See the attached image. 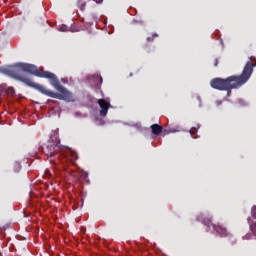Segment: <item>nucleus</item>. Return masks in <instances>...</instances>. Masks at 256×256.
I'll list each match as a JSON object with an SVG mask.
<instances>
[{
  "mask_svg": "<svg viewBox=\"0 0 256 256\" xmlns=\"http://www.w3.org/2000/svg\"><path fill=\"white\" fill-rule=\"evenodd\" d=\"M2 73L17 79L28 87L37 89L43 95L59 99V101L75 102V95L66 90L55 74L38 69L37 66L27 63H16L8 68H3Z\"/></svg>",
  "mask_w": 256,
  "mask_h": 256,
  "instance_id": "nucleus-1",
  "label": "nucleus"
},
{
  "mask_svg": "<svg viewBox=\"0 0 256 256\" xmlns=\"http://www.w3.org/2000/svg\"><path fill=\"white\" fill-rule=\"evenodd\" d=\"M255 68V64L253 60H249L243 68L242 73L239 76H229L226 79L223 78H214L211 80L210 85L212 89H217L218 91H228L231 93L232 89H239V87H243L249 79H251V75H253V69Z\"/></svg>",
  "mask_w": 256,
  "mask_h": 256,
  "instance_id": "nucleus-2",
  "label": "nucleus"
},
{
  "mask_svg": "<svg viewBox=\"0 0 256 256\" xmlns=\"http://www.w3.org/2000/svg\"><path fill=\"white\" fill-rule=\"evenodd\" d=\"M59 139L51 138L46 143L45 147L43 148L44 153L49 157L50 161H59L61 159V146H59Z\"/></svg>",
  "mask_w": 256,
  "mask_h": 256,
  "instance_id": "nucleus-3",
  "label": "nucleus"
},
{
  "mask_svg": "<svg viewBox=\"0 0 256 256\" xmlns=\"http://www.w3.org/2000/svg\"><path fill=\"white\" fill-rule=\"evenodd\" d=\"M198 221H202L203 225H206V227H213L214 231L220 235V237H228L229 231H227V228H224L223 226L215 225L211 222V218H205L203 216H198Z\"/></svg>",
  "mask_w": 256,
  "mask_h": 256,
  "instance_id": "nucleus-4",
  "label": "nucleus"
},
{
  "mask_svg": "<svg viewBox=\"0 0 256 256\" xmlns=\"http://www.w3.org/2000/svg\"><path fill=\"white\" fill-rule=\"evenodd\" d=\"M98 105L100 107V116L107 117V113H109V107H111V103L107 102L105 99H99Z\"/></svg>",
  "mask_w": 256,
  "mask_h": 256,
  "instance_id": "nucleus-5",
  "label": "nucleus"
},
{
  "mask_svg": "<svg viewBox=\"0 0 256 256\" xmlns=\"http://www.w3.org/2000/svg\"><path fill=\"white\" fill-rule=\"evenodd\" d=\"M151 130L153 135H161V133H164V135L169 134V131H167V129H164L163 126L159 124H152Z\"/></svg>",
  "mask_w": 256,
  "mask_h": 256,
  "instance_id": "nucleus-6",
  "label": "nucleus"
},
{
  "mask_svg": "<svg viewBox=\"0 0 256 256\" xmlns=\"http://www.w3.org/2000/svg\"><path fill=\"white\" fill-rule=\"evenodd\" d=\"M92 79H93L96 87L101 89V85H103V77H101V75L95 74L92 76Z\"/></svg>",
  "mask_w": 256,
  "mask_h": 256,
  "instance_id": "nucleus-7",
  "label": "nucleus"
},
{
  "mask_svg": "<svg viewBox=\"0 0 256 256\" xmlns=\"http://www.w3.org/2000/svg\"><path fill=\"white\" fill-rule=\"evenodd\" d=\"M247 221L250 225V231H252L253 235H255V237H256V222H252L251 217H248Z\"/></svg>",
  "mask_w": 256,
  "mask_h": 256,
  "instance_id": "nucleus-8",
  "label": "nucleus"
},
{
  "mask_svg": "<svg viewBox=\"0 0 256 256\" xmlns=\"http://www.w3.org/2000/svg\"><path fill=\"white\" fill-rule=\"evenodd\" d=\"M67 161H70V163H75L77 161V154L76 153H70L66 156Z\"/></svg>",
  "mask_w": 256,
  "mask_h": 256,
  "instance_id": "nucleus-9",
  "label": "nucleus"
},
{
  "mask_svg": "<svg viewBox=\"0 0 256 256\" xmlns=\"http://www.w3.org/2000/svg\"><path fill=\"white\" fill-rule=\"evenodd\" d=\"M77 5H78L80 11H85V5H86V4H85V1H83V0H78Z\"/></svg>",
  "mask_w": 256,
  "mask_h": 256,
  "instance_id": "nucleus-10",
  "label": "nucleus"
},
{
  "mask_svg": "<svg viewBox=\"0 0 256 256\" xmlns=\"http://www.w3.org/2000/svg\"><path fill=\"white\" fill-rule=\"evenodd\" d=\"M6 93L7 95H9L10 97H13V95H15V88L13 87H9L6 89Z\"/></svg>",
  "mask_w": 256,
  "mask_h": 256,
  "instance_id": "nucleus-11",
  "label": "nucleus"
},
{
  "mask_svg": "<svg viewBox=\"0 0 256 256\" xmlns=\"http://www.w3.org/2000/svg\"><path fill=\"white\" fill-rule=\"evenodd\" d=\"M14 171H15V173H19V171H21V164L20 163H15L14 164Z\"/></svg>",
  "mask_w": 256,
  "mask_h": 256,
  "instance_id": "nucleus-12",
  "label": "nucleus"
},
{
  "mask_svg": "<svg viewBox=\"0 0 256 256\" xmlns=\"http://www.w3.org/2000/svg\"><path fill=\"white\" fill-rule=\"evenodd\" d=\"M59 31L67 32L69 31V27L67 25H61L59 26Z\"/></svg>",
  "mask_w": 256,
  "mask_h": 256,
  "instance_id": "nucleus-13",
  "label": "nucleus"
},
{
  "mask_svg": "<svg viewBox=\"0 0 256 256\" xmlns=\"http://www.w3.org/2000/svg\"><path fill=\"white\" fill-rule=\"evenodd\" d=\"M155 37H159V34L154 33L151 37H148V38H147V41H148L149 43H151V42H153V39H155Z\"/></svg>",
  "mask_w": 256,
  "mask_h": 256,
  "instance_id": "nucleus-14",
  "label": "nucleus"
},
{
  "mask_svg": "<svg viewBox=\"0 0 256 256\" xmlns=\"http://www.w3.org/2000/svg\"><path fill=\"white\" fill-rule=\"evenodd\" d=\"M252 218L256 219V206L254 205L251 209Z\"/></svg>",
  "mask_w": 256,
  "mask_h": 256,
  "instance_id": "nucleus-15",
  "label": "nucleus"
},
{
  "mask_svg": "<svg viewBox=\"0 0 256 256\" xmlns=\"http://www.w3.org/2000/svg\"><path fill=\"white\" fill-rule=\"evenodd\" d=\"M213 65H214V67H217L219 65V59L215 58Z\"/></svg>",
  "mask_w": 256,
  "mask_h": 256,
  "instance_id": "nucleus-16",
  "label": "nucleus"
},
{
  "mask_svg": "<svg viewBox=\"0 0 256 256\" xmlns=\"http://www.w3.org/2000/svg\"><path fill=\"white\" fill-rule=\"evenodd\" d=\"M243 239H247V240L251 239V234H246V235L243 237Z\"/></svg>",
  "mask_w": 256,
  "mask_h": 256,
  "instance_id": "nucleus-17",
  "label": "nucleus"
},
{
  "mask_svg": "<svg viewBox=\"0 0 256 256\" xmlns=\"http://www.w3.org/2000/svg\"><path fill=\"white\" fill-rule=\"evenodd\" d=\"M222 103H223L222 101H216L217 107H221Z\"/></svg>",
  "mask_w": 256,
  "mask_h": 256,
  "instance_id": "nucleus-18",
  "label": "nucleus"
},
{
  "mask_svg": "<svg viewBox=\"0 0 256 256\" xmlns=\"http://www.w3.org/2000/svg\"><path fill=\"white\" fill-rule=\"evenodd\" d=\"M190 133H197V128H192V129L190 130Z\"/></svg>",
  "mask_w": 256,
  "mask_h": 256,
  "instance_id": "nucleus-19",
  "label": "nucleus"
},
{
  "mask_svg": "<svg viewBox=\"0 0 256 256\" xmlns=\"http://www.w3.org/2000/svg\"><path fill=\"white\" fill-rule=\"evenodd\" d=\"M95 3H103V0H94Z\"/></svg>",
  "mask_w": 256,
  "mask_h": 256,
  "instance_id": "nucleus-20",
  "label": "nucleus"
},
{
  "mask_svg": "<svg viewBox=\"0 0 256 256\" xmlns=\"http://www.w3.org/2000/svg\"><path fill=\"white\" fill-rule=\"evenodd\" d=\"M130 77H133V74H132V73H130Z\"/></svg>",
  "mask_w": 256,
  "mask_h": 256,
  "instance_id": "nucleus-21",
  "label": "nucleus"
}]
</instances>
